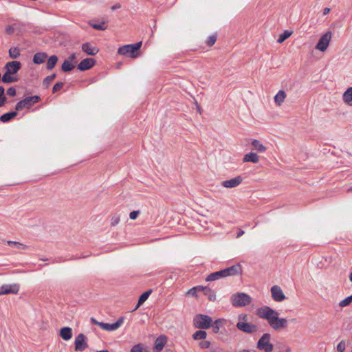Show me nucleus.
<instances>
[{"label":"nucleus","mask_w":352,"mask_h":352,"mask_svg":"<svg viewBox=\"0 0 352 352\" xmlns=\"http://www.w3.org/2000/svg\"><path fill=\"white\" fill-rule=\"evenodd\" d=\"M8 245L13 246L17 249H25L26 245L17 241H8Z\"/></svg>","instance_id":"e433bc0d"},{"label":"nucleus","mask_w":352,"mask_h":352,"mask_svg":"<svg viewBox=\"0 0 352 352\" xmlns=\"http://www.w3.org/2000/svg\"><path fill=\"white\" fill-rule=\"evenodd\" d=\"M76 58V54H72L69 56L68 60L72 63V61H74Z\"/></svg>","instance_id":"603ef678"},{"label":"nucleus","mask_w":352,"mask_h":352,"mask_svg":"<svg viewBox=\"0 0 352 352\" xmlns=\"http://www.w3.org/2000/svg\"><path fill=\"white\" fill-rule=\"evenodd\" d=\"M211 343L210 341L208 340H204L199 343V346L201 349H208L210 347Z\"/></svg>","instance_id":"c03bdc74"},{"label":"nucleus","mask_w":352,"mask_h":352,"mask_svg":"<svg viewBox=\"0 0 352 352\" xmlns=\"http://www.w3.org/2000/svg\"><path fill=\"white\" fill-rule=\"evenodd\" d=\"M58 61V57L56 55H52L48 58L47 62L46 67L48 70L52 69L56 65Z\"/></svg>","instance_id":"cd10ccee"},{"label":"nucleus","mask_w":352,"mask_h":352,"mask_svg":"<svg viewBox=\"0 0 352 352\" xmlns=\"http://www.w3.org/2000/svg\"><path fill=\"white\" fill-rule=\"evenodd\" d=\"M91 26L98 30H104L106 29V25L104 22H102L100 23H91Z\"/></svg>","instance_id":"58836bf2"},{"label":"nucleus","mask_w":352,"mask_h":352,"mask_svg":"<svg viewBox=\"0 0 352 352\" xmlns=\"http://www.w3.org/2000/svg\"><path fill=\"white\" fill-rule=\"evenodd\" d=\"M332 33L331 31H327L323 34L316 44V49L320 52L326 51L329 45Z\"/></svg>","instance_id":"6e6552de"},{"label":"nucleus","mask_w":352,"mask_h":352,"mask_svg":"<svg viewBox=\"0 0 352 352\" xmlns=\"http://www.w3.org/2000/svg\"><path fill=\"white\" fill-rule=\"evenodd\" d=\"M121 8V5L120 3H116L111 7L112 10H116Z\"/></svg>","instance_id":"3c124183"},{"label":"nucleus","mask_w":352,"mask_h":352,"mask_svg":"<svg viewBox=\"0 0 352 352\" xmlns=\"http://www.w3.org/2000/svg\"><path fill=\"white\" fill-rule=\"evenodd\" d=\"M142 42H138L134 44L125 45L119 47L118 53L128 57L136 58L137 54H135V52L140 50Z\"/></svg>","instance_id":"39448f33"},{"label":"nucleus","mask_w":352,"mask_h":352,"mask_svg":"<svg viewBox=\"0 0 352 352\" xmlns=\"http://www.w3.org/2000/svg\"><path fill=\"white\" fill-rule=\"evenodd\" d=\"M95 64V60L91 58L83 59L78 65V69L80 71H85L91 68Z\"/></svg>","instance_id":"dca6fc26"},{"label":"nucleus","mask_w":352,"mask_h":352,"mask_svg":"<svg viewBox=\"0 0 352 352\" xmlns=\"http://www.w3.org/2000/svg\"><path fill=\"white\" fill-rule=\"evenodd\" d=\"M4 91H5L4 87L2 86H0V96H5Z\"/></svg>","instance_id":"5fc2aeb1"},{"label":"nucleus","mask_w":352,"mask_h":352,"mask_svg":"<svg viewBox=\"0 0 352 352\" xmlns=\"http://www.w3.org/2000/svg\"><path fill=\"white\" fill-rule=\"evenodd\" d=\"M56 78V74H53L50 76L45 77L43 81V85L46 87H49L52 81Z\"/></svg>","instance_id":"c9c22d12"},{"label":"nucleus","mask_w":352,"mask_h":352,"mask_svg":"<svg viewBox=\"0 0 352 352\" xmlns=\"http://www.w3.org/2000/svg\"><path fill=\"white\" fill-rule=\"evenodd\" d=\"M243 182L241 176H236L228 180L221 182V186L226 188H232L239 186Z\"/></svg>","instance_id":"ddd939ff"},{"label":"nucleus","mask_w":352,"mask_h":352,"mask_svg":"<svg viewBox=\"0 0 352 352\" xmlns=\"http://www.w3.org/2000/svg\"><path fill=\"white\" fill-rule=\"evenodd\" d=\"M216 41H217V36L215 34H213V35L210 36L208 38L206 43L208 44V45L212 46L215 43Z\"/></svg>","instance_id":"ea45409f"},{"label":"nucleus","mask_w":352,"mask_h":352,"mask_svg":"<svg viewBox=\"0 0 352 352\" xmlns=\"http://www.w3.org/2000/svg\"><path fill=\"white\" fill-rule=\"evenodd\" d=\"M60 336L64 340H69L72 337V330L70 327H63L60 331Z\"/></svg>","instance_id":"aec40b11"},{"label":"nucleus","mask_w":352,"mask_h":352,"mask_svg":"<svg viewBox=\"0 0 352 352\" xmlns=\"http://www.w3.org/2000/svg\"><path fill=\"white\" fill-rule=\"evenodd\" d=\"M344 350H345V342L344 340H342L337 345V351L338 352H344Z\"/></svg>","instance_id":"37998d69"},{"label":"nucleus","mask_w":352,"mask_h":352,"mask_svg":"<svg viewBox=\"0 0 352 352\" xmlns=\"http://www.w3.org/2000/svg\"><path fill=\"white\" fill-rule=\"evenodd\" d=\"M9 55H10V57L13 59L17 58L20 56L19 49L16 47H11L9 50Z\"/></svg>","instance_id":"f704fd0d"},{"label":"nucleus","mask_w":352,"mask_h":352,"mask_svg":"<svg viewBox=\"0 0 352 352\" xmlns=\"http://www.w3.org/2000/svg\"><path fill=\"white\" fill-rule=\"evenodd\" d=\"M207 337L206 331L201 329L195 331L192 335V338L195 340H205Z\"/></svg>","instance_id":"c756f323"},{"label":"nucleus","mask_w":352,"mask_h":352,"mask_svg":"<svg viewBox=\"0 0 352 352\" xmlns=\"http://www.w3.org/2000/svg\"><path fill=\"white\" fill-rule=\"evenodd\" d=\"M248 318V316L246 314H241L239 316V319L240 320H246Z\"/></svg>","instance_id":"864d4df0"},{"label":"nucleus","mask_w":352,"mask_h":352,"mask_svg":"<svg viewBox=\"0 0 352 352\" xmlns=\"http://www.w3.org/2000/svg\"><path fill=\"white\" fill-rule=\"evenodd\" d=\"M91 322H92L94 324H97V325H98V323H99V322H100L97 321V320H96L95 318H91Z\"/></svg>","instance_id":"13d9d810"},{"label":"nucleus","mask_w":352,"mask_h":352,"mask_svg":"<svg viewBox=\"0 0 352 352\" xmlns=\"http://www.w3.org/2000/svg\"><path fill=\"white\" fill-rule=\"evenodd\" d=\"M7 94L10 96H14L16 95V89L14 87H10L7 90Z\"/></svg>","instance_id":"49530a36"},{"label":"nucleus","mask_w":352,"mask_h":352,"mask_svg":"<svg viewBox=\"0 0 352 352\" xmlns=\"http://www.w3.org/2000/svg\"><path fill=\"white\" fill-rule=\"evenodd\" d=\"M120 221V218L119 217H117V216H115V217H113L111 220V226H116Z\"/></svg>","instance_id":"de8ad7c7"},{"label":"nucleus","mask_w":352,"mask_h":352,"mask_svg":"<svg viewBox=\"0 0 352 352\" xmlns=\"http://www.w3.org/2000/svg\"><path fill=\"white\" fill-rule=\"evenodd\" d=\"M252 146L253 149L256 150L259 153H263L266 151V147L261 143L260 140H254L252 142Z\"/></svg>","instance_id":"393cba45"},{"label":"nucleus","mask_w":352,"mask_h":352,"mask_svg":"<svg viewBox=\"0 0 352 352\" xmlns=\"http://www.w3.org/2000/svg\"><path fill=\"white\" fill-rule=\"evenodd\" d=\"M290 351H291V349H290V348H287V349H286V352H290Z\"/></svg>","instance_id":"0e129e2a"},{"label":"nucleus","mask_w":352,"mask_h":352,"mask_svg":"<svg viewBox=\"0 0 352 352\" xmlns=\"http://www.w3.org/2000/svg\"><path fill=\"white\" fill-rule=\"evenodd\" d=\"M349 280L352 282V272L349 275Z\"/></svg>","instance_id":"680f3d73"},{"label":"nucleus","mask_w":352,"mask_h":352,"mask_svg":"<svg viewBox=\"0 0 352 352\" xmlns=\"http://www.w3.org/2000/svg\"><path fill=\"white\" fill-rule=\"evenodd\" d=\"M130 352H143L142 346L140 344L134 345Z\"/></svg>","instance_id":"a19ab883"},{"label":"nucleus","mask_w":352,"mask_h":352,"mask_svg":"<svg viewBox=\"0 0 352 352\" xmlns=\"http://www.w3.org/2000/svg\"><path fill=\"white\" fill-rule=\"evenodd\" d=\"M242 273V267L240 264L234 265L223 270L210 274L206 280L208 282L214 281L222 278L235 276Z\"/></svg>","instance_id":"f03ea898"},{"label":"nucleus","mask_w":352,"mask_h":352,"mask_svg":"<svg viewBox=\"0 0 352 352\" xmlns=\"http://www.w3.org/2000/svg\"><path fill=\"white\" fill-rule=\"evenodd\" d=\"M14 28L12 26V25H8V27H6V32L8 34H11L14 32Z\"/></svg>","instance_id":"09e8293b"},{"label":"nucleus","mask_w":352,"mask_h":352,"mask_svg":"<svg viewBox=\"0 0 352 352\" xmlns=\"http://www.w3.org/2000/svg\"><path fill=\"white\" fill-rule=\"evenodd\" d=\"M201 292H203L204 295L208 297L209 300L214 301L216 300L215 292L210 287H203V289H201Z\"/></svg>","instance_id":"5701e85b"},{"label":"nucleus","mask_w":352,"mask_h":352,"mask_svg":"<svg viewBox=\"0 0 352 352\" xmlns=\"http://www.w3.org/2000/svg\"><path fill=\"white\" fill-rule=\"evenodd\" d=\"M256 314L260 318L266 320L270 326L275 331H279L287 327V320L278 318V312L268 306L257 309Z\"/></svg>","instance_id":"f257e3e1"},{"label":"nucleus","mask_w":352,"mask_h":352,"mask_svg":"<svg viewBox=\"0 0 352 352\" xmlns=\"http://www.w3.org/2000/svg\"><path fill=\"white\" fill-rule=\"evenodd\" d=\"M286 98V93L280 90L274 96V102L278 106H280Z\"/></svg>","instance_id":"b1692460"},{"label":"nucleus","mask_w":352,"mask_h":352,"mask_svg":"<svg viewBox=\"0 0 352 352\" xmlns=\"http://www.w3.org/2000/svg\"><path fill=\"white\" fill-rule=\"evenodd\" d=\"M124 318L120 317L117 321L114 323L109 324L105 322H99L98 323V326H99L102 329L107 331H113L117 330L118 328L121 327V325L124 322Z\"/></svg>","instance_id":"1a4fd4ad"},{"label":"nucleus","mask_w":352,"mask_h":352,"mask_svg":"<svg viewBox=\"0 0 352 352\" xmlns=\"http://www.w3.org/2000/svg\"><path fill=\"white\" fill-rule=\"evenodd\" d=\"M167 342V338L165 336H160L155 341V349L157 352L161 351Z\"/></svg>","instance_id":"a211bd4d"},{"label":"nucleus","mask_w":352,"mask_h":352,"mask_svg":"<svg viewBox=\"0 0 352 352\" xmlns=\"http://www.w3.org/2000/svg\"><path fill=\"white\" fill-rule=\"evenodd\" d=\"M140 307H138V304L136 305V306H134V309L131 311H134L135 310H137Z\"/></svg>","instance_id":"bf43d9fd"},{"label":"nucleus","mask_w":352,"mask_h":352,"mask_svg":"<svg viewBox=\"0 0 352 352\" xmlns=\"http://www.w3.org/2000/svg\"><path fill=\"white\" fill-rule=\"evenodd\" d=\"M21 67V63L16 60L8 62L5 65L6 71L11 74H16Z\"/></svg>","instance_id":"2eb2a0df"},{"label":"nucleus","mask_w":352,"mask_h":352,"mask_svg":"<svg viewBox=\"0 0 352 352\" xmlns=\"http://www.w3.org/2000/svg\"><path fill=\"white\" fill-rule=\"evenodd\" d=\"M292 34V32L289 30H285L282 34H280L277 39V43H282L285 41L287 38H289Z\"/></svg>","instance_id":"72a5a7b5"},{"label":"nucleus","mask_w":352,"mask_h":352,"mask_svg":"<svg viewBox=\"0 0 352 352\" xmlns=\"http://www.w3.org/2000/svg\"><path fill=\"white\" fill-rule=\"evenodd\" d=\"M236 326L240 331L248 333H256L258 329L255 324L242 321L238 322Z\"/></svg>","instance_id":"9b49d317"},{"label":"nucleus","mask_w":352,"mask_h":352,"mask_svg":"<svg viewBox=\"0 0 352 352\" xmlns=\"http://www.w3.org/2000/svg\"><path fill=\"white\" fill-rule=\"evenodd\" d=\"M1 80L4 83H12L16 82L18 78L15 76H12L11 74L6 71L5 74L1 78Z\"/></svg>","instance_id":"a878e982"},{"label":"nucleus","mask_w":352,"mask_h":352,"mask_svg":"<svg viewBox=\"0 0 352 352\" xmlns=\"http://www.w3.org/2000/svg\"><path fill=\"white\" fill-rule=\"evenodd\" d=\"M330 10H330V8H325L323 10V15H326V14H329V12H330Z\"/></svg>","instance_id":"6e6d98bb"},{"label":"nucleus","mask_w":352,"mask_h":352,"mask_svg":"<svg viewBox=\"0 0 352 352\" xmlns=\"http://www.w3.org/2000/svg\"><path fill=\"white\" fill-rule=\"evenodd\" d=\"M270 333H264L257 342V348L265 352H271L273 349V344L270 342Z\"/></svg>","instance_id":"0eeeda50"},{"label":"nucleus","mask_w":352,"mask_h":352,"mask_svg":"<svg viewBox=\"0 0 352 352\" xmlns=\"http://www.w3.org/2000/svg\"><path fill=\"white\" fill-rule=\"evenodd\" d=\"M74 68V64L71 63L69 60H65L62 64L61 69L63 72H67L72 71Z\"/></svg>","instance_id":"2f4dec72"},{"label":"nucleus","mask_w":352,"mask_h":352,"mask_svg":"<svg viewBox=\"0 0 352 352\" xmlns=\"http://www.w3.org/2000/svg\"><path fill=\"white\" fill-rule=\"evenodd\" d=\"M226 320L223 318H219L215 320L214 322L212 321V331L214 333H217L219 331V329L221 327H223L226 324Z\"/></svg>","instance_id":"4be33fe9"},{"label":"nucleus","mask_w":352,"mask_h":352,"mask_svg":"<svg viewBox=\"0 0 352 352\" xmlns=\"http://www.w3.org/2000/svg\"><path fill=\"white\" fill-rule=\"evenodd\" d=\"M82 50L84 52L90 56H94L99 52V50L96 46L92 45L89 43H83Z\"/></svg>","instance_id":"f3484780"},{"label":"nucleus","mask_w":352,"mask_h":352,"mask_svg":"<svg viewBox=\"0 0 352 352\" xmlns=\"http://www.w3.org/2000/svg\"><path fill=\"white\" fill-rule=\"evenodd\" d=\"M243 234H244V231L241 230L238 232L236 237L239 238V237L241 236Z\"/></svg>","instance_id":"4d7b16f0"},{"label":"nucleus","mask_w":352,"mask_h":352,"mask_svg":"<svg viewBox=\"0 0 352 352\" xmlns=\"http://www.w3.org/2000/svg\"><path fill=\"white\" fill-rule=\"evenodd\" d=\"M231 302L234 307H244L248 305L252 302V298L247 294L238 292L232 295Z\"/></svg>","instance_id":"7ed1b4c3"},{"label":"nucleus","mask_w":352,"mask_h":352,"mask_svg":"<svg viewBox=\"0 0 352 352\" xmlns=\"http://www.w3.org/2000/svg\"><path fill=\"white\" fill-rule=\"evenodd\" d=\"M75 350L77 351H82L88 347L86 342V336L83 333L78 334L75 338Z\"/></svg>","instance_id":"f8f14e48"},{"label":"nucleus","mask_w":352,"mask_h":352,"mask_svg":"<svg viewBox=\"0 0 352 352\" xmlns=\"http://www.w3.org/2000/svg\"><path fill=\"white\" fill-rule=\"evenodd\" d=\"M239 352H250V351L247 349H243V350L240 351Z\"/></svg>","instance_id":"052dcab7"},{"label":"nucleus","mask_w":352,"mask_h":352,"mask_svg":"<svg viewBox=\"0 0 352 352\" xmlns=\"http://www.w3.org/2000/svg\"><path fill=\"white\" fill-rule=\"evenodd\" d=\"M201 289H203V286H195L188 290L186 292V296H197V292H201Z\"/></svg>","instance_id":"473e14b6"},{"label":"nucleus","mask_w":352,"mask_h":352,"mask_svg":"<svg viewBox=\"0 0 352 352\" xmlns=\"http://www.w3.org/2000/svg\"><path fill=\"white\" fill-rule=\"evenodd\" d=\"M96 352H109V351H108L107 350H101V351H98Z\"/></svg>","instance_id":"e2e57ef3"},{"label":"nucleus","mask_w":352,"mask_h":352,"mask_svg":"<svg viewBox=\"0 0 352 352\" xmlns=\"http://www.w3.org/2000/svg\"><path fill=\"white\" fill-rule=\"evenodd\" d=\"M47 57V54L45 52H37L33 56V62L36 65L43 63Z\"/></svg>","instance_id":"6ab92c4d"},{"label":"nucleus","mask_w":352,"mask_h":352,"mask_svg":"<svg viewBox=\"0 0 352 352\" xmlns=\"http://www.w3.org/2000/svg\"><path fill=\"white\" fill-rule=\"evenodd\" d=\"M272 299L278 302H283L286 296L278 285H274L270 289Z\"/></svg>","instance_id":"9d476101"},{"label":"nucleus","mask_w":352,"mask_h":352,"mask_svg":"<svg viewBox=\"0 0 352 352\" xmlns=\"http://www.w3.org/2000/svg\"><path fill=\"white\" fill-rule=\"evenodd\" d=\"M64 85V83L62 82H56L54 86H53V88H52V91L53 93H55L57 91H58L59 89H60Z\"/></svg>","instance_id":"79ce46f5"},{"label":"nucleus","mask_w":352,"mask_h":352,"mask_svg":"<svg viewBox=\"0 0 352 352\" xmlns=\"http://www.w3.org/2000/svg\"><path fill=\"white\" fill-rule=\"evenodd\" d=\"M212 319L208 315L197 314L194 317V326L199 329H207L211 327Z\"/></svg>","instance_id":"20e7f679"},{"label":"nucleus","mask_w":352,"mask_h":352,"mask_svg":"<svg viewBox=\"0 0 352 352\" xmlns=\"http://www.w3.org/2000/svg\"><path fill=\"white\" fill-rule=\"evenodd\" d=\"M40 100L38 96H28L16 103L15 109L19 111L23 109H29Z\"/></svg>","instance_id":"423d86ee"},{"label":"nucleus","mask_w":352,"mask_h":352,"mask_svg":"<svg viewBox=\"0 0 352 352\" xmlns=\"http://www.w3.org/2000/svg\"><path fill=\"white\" fill-rule=\"evenodd\" d=\"M19 290L18 284L3 285L0 287V296L8 294H16Z\"/></svg>","instance_id":"4468645a"},{"label":"nucleus","mask_w":352,"mask_h":352,"mask_svg":"<svg viewBox=\"0 0 352 352\" xmlns=\"http://www.w3.org/2000/svg\"><path fill=\"white\" fill-rule=\"evenodd\" d=\"M139 214H140V211L139 210L132 211L129 214V218L131 219L134 220V219H135L137 218V217L138 216Z\"/></svg>","instance_id":"a18cd8bd"},{"label":"nucleus","mask_w":352,"mask_h":352,"mask_svg":"<svg viewBox=\"0 0 352 352\" xmlns=\"http://www.w3.org/2000/svg\"><path fill=\"white\" fill-rule=\"evenodd\" d=\"M16 115L17 113L16 111H10L1 116L0 120L2 122H8L14 118Z\"/></svg>","instance_id":"bb28decb"},{"label":"nucleus","mask_w":352,"mask_h":352,"mask_svg":"<svg viewBox=\"0 0 352 352\" xmlns=\"http://www.w3.org/2000/svg\"><path fill=\"white\" fill-rule=\"evenodd\" d=\"M151 292H152V290L149 289V290L144 292L143 294H142V295L139 297V299H138V307H140L148 298Z\"/></svg>","instance_id":"7c9ffc66"},{"label":"nucleus","mask_w":352,"mask_h":352,"mask_svg":"<svg viewBox=\"0 0 352 352\" xmlns=\"http://www.w3.org/2000/svg\"><path fill=\"white\" fill-rule=\"evenodd\" d=\"M6 101V96H0V107L4 105Z\"/></svg>","instance_id":"8fccbe9b"},{"label":"nucleus","mask_w":352,"mask_h":352,"mask_svg":"<svg viewBox=\"0 0 352 352\" xmlns=\"http://www.w3.org/2000/svg\"><path fill=\"white\" fill-rule=\"evenodd\" d=\"M243 161L244 162L257 163L259 161V157L256 153L251 152L244 155Z\"/></svg>","instance_id":"412c9836"},{"label":"nucleus","mask_w":352,"mask_h":352,"mask_svg":"<svg viewBox=\"0 0 352 352\" xmlns=\"http://www.w3.org/2000/svg\"><path fill=\"white\" fill-rule=\"evenodd\" d=\"M342 98L345 103L350 104L352 102V87H349L344 92Z\"/></svg>","instance_id":"c85d7f7f"},{"label":"nucleus","mask_w":352,"mask_h":352,"mask_svg":"<svg viewBox=\"0 0 352 352\" xmlns=\"http://www.w3.org/2000/svg\"><path fill=\"white\" fill-rule=\"evenodd\" d=\"M352 302V294L344 300H341L339 303L340 307H344L349 305Z\"/></svg>","instance_id":"4c0bfd02"}]
</instances>
